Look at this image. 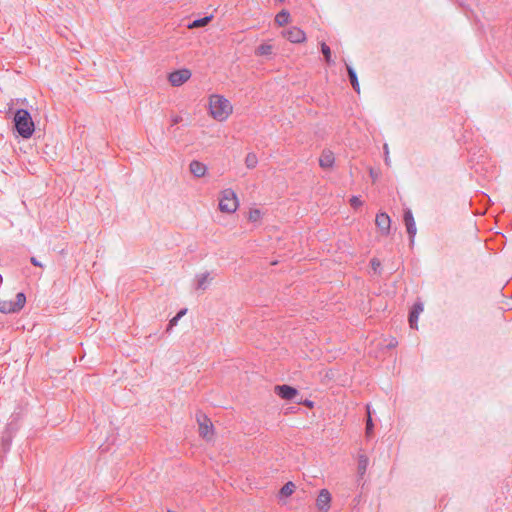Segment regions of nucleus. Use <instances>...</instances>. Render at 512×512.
<instances>
[{"mask_svg": "<svg viewBox=\"0 0 512 512\" xmlns=\"http://www.w3.org/2000/svg\"><path fill=\"white\" fill-rule=\"evenodd\" d=\"M423 312V304L421 302H416L412 306L408 319L407 320H418L420 314Z\"/></svg>", "mask_w": 512, "mask_h": 512, "instance_id": "nucleus-18", "label": "nucleus"}, {"mask_svg": "<svg viewBox=\"0 0 512 512\" xmlns=\"http://www.w3.org/2000/svg\"><path fill=\"white\" fill-rule=\"evenodd\" d=\"M367 411H368V417H367V422H366V435L369 436L373 432L374 425H373V421H372V418L370 415L369 406H367Z\"/></svg>", "mask_w": 512, "mask_h": 512, "instance_id": "nucleus-25", "label": "nucleus"}, {"mask_svg": "<svg viewBox=\"0 0 512 512\" xmlns=\"http://www.w3.org/2000/svg\"><path fill=\"white\" fill-rule=\"evenodd\" d=\"M390 217L384 212H380L376 215L375 224L383 235H388L390 231Z\"/></svg>", "mask_w": 512, "mask_h": 512, "instance_id": "nucleus-10", "label": "nucleus"}, {"mask_svg": "<svg viewBox=\"0 0 512 512\" xmlns=\"http://www.w3.org/2000/svg\"><path fill=\"white\" fill-rule=\"evenodd\" d=\"M191 77L189 69L176 70L169 74L168 80L172 86L178 87L188 81Z\"/></svg>", "mask_w": 512, "mask_h": 512, "instance_id": "nucleus-6", "label": "nucleus"}, {"mask_svg": "<svg viewBox=\"0 0 512 512\" xmlns=\"http://www.w3.org/2000/svg\"><path fill=\"white\" fill-rule=\"evenodd\" d=\"M304 404H305L306 406L310 407V408H311V407H313V405H314V403H313L311 400H306V401L304 402Z\"/></svg>", "mask_w": 512, "mask_h": 512, "instance_id": "nucleus-35", "label": "nucleus"}, {"mask_svg": "<svg viewBox=\"0 0 512 512\" xmlns=\"http://www.w3.org/2000/svg\"><path fill=\"white\" fill-rule=\"evenodd\" d=\"M331 494L327 489H321L316 499V507L319 512H328L330 509Z\"/></svg>", "mask_w": 512, "mask_h": 512, "instance_id": "nucleus-7", "label": "nucleus"}, {"mask_svg": "<svg viewBox=\"0 0 512 512\" xmlns=\"http://www.w3.org/2000/svg\"><path fill=\"white\" fill-rule=\"evenodd\" d=\"M409 324H410L411 329H418V326H417L418 322L411 321V322H409Z\"/></svg>", "mask_w": 512, "mask_h": 512, "instance_id": "nucleus-34", "label": "nucleus"}, {"mask_svg": "<svg viewBox=\"0 0 512 512\" xmlns=\"http://www.w3.org/2000/svg\"><path fill=\"white\" fill-rule=\"evenodd\" d=\"M369 459L366 455L360 454L358 456V472L360 475H363L368 467Z\"/></svg>", "mask_w": 512, "mask_h": 512, "instance_id": "nucleus-20", "label": "nucleus"}, {"mask_svg": "<svg viewBox=\"0 0 512 512\" xmlns=\"http://www.w3.org/2000/svg\"><path fill=\"white\" fill-rule=\"evenodd\" d=\"M178 322L177 321H174V322H169V325L166 329V333H170V331L172 330L173 326L176 325Z\"/></svg>", "mask_w": 512, "mask_h": 512, "instance_id": "nucleus-33", "label": "nucleus"}, {"mask_svg": "<svg viewBox=\"0 0 512 512\" xmlns=\"http://www.w3.org/2000/svg\"><path fill=\"white\" fill-rule=\"evenodd\" d=\"M189 170L196 178H201L206 174L207 166L200 161L193 160L189 164Z\"/></svg>", "mask_w": 512, "mask_h": 512, "instance_id": "nucleus-13", "label": "nucleus"}, {"mask_svg": "<svg viewBox=\"0 0 512 512\" xmlns=\"http://www.w3.org/2000/svg\"><path fill=\"white\" fill-rule=\"evenodd\" d=\"M295 488H296V486L292 481L287 482L280 489L279 494H278L279 498L282 499V498H287V497L291 496L293 494V492L295 491Z\"/></svg>", "mask_w": 512, "mask_h": 512, "instance_id": "nucleus-15", "label": "nucleus"}, {"mask_svg": "<svg viewBox=\"0 0 512 512\" xmlns=\"http://www.w3.org/2000/svg\"><path fill=\"white\" fill-rule=\"evenodd\" d=\"M212 280V277L210 276L209 272H205L202 274H199L195 278V288L196 290H206Z\"/></svg>", "mask_w": 512, "mask_h": 512, "instance_id": "nucleus-14", "label": "nucleus"}, {"mask_svg": "<svg viewBox=\"0 0 512 512\" xmlns=\"http://www.w3.org/2000/svg\"><path fill=\"white\" fill-rule=\"evenodd\" d=\"M272 51L273 46L265 43L257 47V49L255 50V54L257 56H269L272 54Z\"/></svg>", "mask_w": 512, "mask_h": 512, "instance_id": "nucleus-19", "label": "nucleus"}, {"mask_svg": "<svg viewBox=\"0 0 512 512\" xmlns=\"http://www.w3.org/2000/svg\"><path fill=\"white\" fill-rule=\"evenodd\" d=\"M346 68H347L349 80L351 82V85H352L353 89L357 93H359L360 92V85H359L357 74H356L355 70L350 65H348V64H346Z\"/></svg>", "mask_w": 512, "mask_h": 512, "instance_id": "nucleus-16", "label": "nucleus"}, {"mask_svg": "<svg viewBox=\"0 0 512 512\" xmlns=\"http://www.w3.org/2000/svg\"><path fill=\"white\" fill-rule=\"evenodd\" d=\"M380 266H381V263H380V261H379L377 258H373V259L371 260V267H372V269H373L375 272H377V271H378V269L380 268Z\"/></svg>", "mask_w": 512, "mask_h": 512, "instance_id": "nucleus-28", "label": "nucleus"}, {"mask_svg": "<svg viewBox=\"0 0 512 512\" xmlns=\"http://www.w3.org/2000/svg\"><path fill=\"white\" fill-rule=\"evenodd\" d=\"M275 393L284 400H292L298 394V390L292 386L283 384L275 386Z\"/></svg>", "mask_w": 512, "mask_h": 512, "instance_id": "nucleus-9", "label": "nucleus"}, {"mask_svg": "<svg viewBox=\"0 0 512 512\" xmlns=\"http://www.w3.org/2000/svg\"><path fill=\"white\" fill-rule=\"evenodd\" d=\"M398 345V341L395 337L390 338H381L378 341V346H380L382 349H393Z\"/></svg>", "mask_w": 512, "mask_h": 512, "instance_id": "nucleus-17", "label": "nucleus"}, {"mask_svg": "<svg viewBox=\"0 0 512 512\" xmlns=\"http://www.w3.org/2000/svg\"><path fill=\"white\" fill-rule=\"evenodd\" d=\"M283 36L292 43H301L306 39L304 31L298 27H291L285 30Z\"/></svg>", "mask_w": 512, "mask_h": 512, "instance_id": "nucleus-8", "label": "nucleus"}, {"mask_svg": "<svg viewBox=\"0 0 512 512\" xmlns=\"http://www.w3.org/2000/svg\"><path fill=\"white\" fill-rule=\"evenodd\" d=\"M404 222L406 225L407 233L411 239V242H413V239L417 232V228H416L413 214H412L411 210H409V209L404 212Z\"/></svg>", "mask_w": 512, "mask_h": 512, "instance_id": "nucleus-11", "label": "nucleus"}, {"mask_svg": "<svg viewBox=\"0 0 512 512\" xmlns=\"http://www.w3.org/2000/svg\"><path fill=\"white\" fill-rule=\"evenodd\" d=\"M212 19V16H206L200 19H196L188 25V28H199L206 26Z\"/></svg>", "mask_w": 512, "mask_h": 512, "instance_id": "nucleus-22", "label": "nucleus"}, {"mask_svg": "<svg viewBox=\"0 0 512 512\" xmlns=\"http://www.w3.org/2000/svg\"><path fill=\"white\" fill-rule=\"evenodd\" d=\"M238 198L236 193L228 188L221 192L219 199V209L224 213H234L238 208Z\"/></svg>", "mask_w": 512, "mask_h": 512, "instance_id": "nucleus-3", "label": "nucleus"}, {"mask_svg": "<svg viewBox=\"0 0 512 512\" xmlns=\"http://www.w3.org/2000/svg\"><path fill=\"white\" fill-rule=\"evenodd\" d=\"M26 303V295L19 292L14 299L0 300V312L4 314L19 312Z\"/></svg>", "mask_w": 512, "mask_h": 512, "instance_id": "nucleus-4", "label": "nucleus"}, {"mask_svg": "<svg viewBox=\"0 0 512 512\" xmlns=\"http://www.w3.org/2000/svg\"><path fill=\"white\" fill-rule=\"evenodd\" d=\"M14 127L17 133L24 139H29L35 130V125L28 110L17 109L14 118Z\"/></svg>", "mask_w": 512, "mask_h": 512, "instance_id": "nucleus-1", "label": "nucleus"}, {"mask_svg": "<svg viewBox=\"0 0 512 512\" xmlns=\"http://www.w3.org/2000/svg\"><path fill=\"white\" fill-rule=\"evenodd\" d=\"M181 121H182V117L179 116V115H173L171 117V124L172 125H176V124L180 123Z\"/></svg>", "mask_w": 512, "mask_h": 512, "instance_id": "nucleus-30", "label": "nucleus"}, {"mask_svg": "<svg viewBox=\"0 0 512 512\" xmlns=\"http://www.w3.org/2000/svg\"><path fill=\"white\" fill-rule=\"evenodd\" d=\"M289 19H290V14L288 11L286 10H282L280 11L276 17H275V22L279 25V26H284L285 24H287L289 22Z\"/></svg>", "mask_w": 512, "mask_h": 512, "instance_id": "nucleus-21", "label": "nucleus"}, {"mask_svg": "<svg viewBox=\"0 0 512 512\" xmlns=\"http://www.w3.org/2000/svg\"><path fill=\"white\" fill-rule=\"evenodd\" d=\"M258 164L257 155L253 152H250L245 157V165L248 169H253Z\"/></svg>", "mask_w": 512, "mask_h": 512, "instance_id": "nucleus-23", "label": "nucleus"}, {"mask_svg": "<svg viewBox=\"0 0 512 512\" xmlns=\"http://www.w3.org/2000/svg\"><path fill=\"white\" fill-rule=\"evenodd\" d=\"M30 262L34 265V266H38V267H42V264L35 258V257H31L30 259Z\"/></svg>", "mask_w": 512, "mask_h": 512, "instance_id": "nucleus-32", "label": "nucleus"}, {"mask_svg": "<svg viewBox=\"0 0 512 512\" xmlns=\"http://www.w3.org/2000/svg\"><path fill=\"white\" fill-rule=\"evenodd\" d=\"M187 312V309H181L171 320H180Z\"/></svg>", "mask_w": 512, "mask_h": 512, "instance_id": "nucleus-29", "label": "nucleus"}, {"mask_svg": "<svg viewBox=\"0 0 512 512\" xmlns=\"http://www.w3.org/2000/svg\"><path fill=\"white\" fill-rule=\"evenodd\" d=\"M199 424V434L206 440H210L213 436L214 429L211 420L204 414L197 415Z\"/></svg>", "mask_w": 512, "mask_h": 512, "instance_id": "nucleus-5", "label": "nucleus"}, {"mask_svg": "<svg viewBox=\"0 0 512 512\" xmlns=\"http://www.w3.org/2000/svg\"><path fill=\"white\" fill-rule=\"evenodd\" d=\"M321 52H322V54H323V56H324V58H325V61H326L328 64L332 63L331 49H330V47H329L326 43H324V42H322V43H321Z\"/></svg>", "mask_w": 512, "mask_h": 512, "instance_id": "nucleus-24", "label": "nucleus"}, {"mask_svg": "<svg viewBox=\"0 0 512 512\" xmlns=\"http://www.w3.org/2000/svg\"><path fill=\"white\" fill-rule=\"evenodd\" d=\"M230 102L220 95H212L209 98V111L211 116L217 121H225L232 113Z\"/></svg>", "mask_w": 512, "mask_h": 512, "instance_id": "nucleus-2", "label": "nucleus"}, {"mask_svg": "<svg viewBox=\"0 0 512 512\" xmlns=\"http://www.w3.org/2000/svg\"><path fill=\"white\" fill-rule=\"evenodd\" d=\"M350 205L354 209H357L358 207H360L362 205V201L360 200V198L358 196H352L350 199Z\"/></svg>", "mask_w": 512, "mask_h": 512, "instance_id": "nucleus-27", "label": "nucleus"}, {"mask_svg": "<svg viewBox=\"0 0 512 512\" xmlns=\"http://www.w3.org/2000/svg\"><path fill=\"white\" fill-rule=\"evenodd\" d=\"M261 218V212L258 209L250 210L249 212V220L251 222H256Z\"/></svg>", "mask_w": 512, "mask_h": 512, "instance_id": "nucleus-26", "label": "nucleus"}, {"mask_svg": "<svg viewBox=\"0 0 512 512\" xmlns=\"http://www.w3.org/2000/svg\"><path fill=\"white\" fill-rule=\"evenodd\" d=\"M335 162L334 153L329 150L325 149L322 151L320 158H319V165L323 169H329L332 168Z\"/></svg>", "mask_w": 512, "mask_h": 512, "instance_id": "nucleus-12", "label": "nucleus"}, {"mask_svg": "<svg viewBox=\"0 0 512 512\" xmlns=\"http://www.w3.org/2000/svg\"><path fill=\"white\" fill-rule=\"evenodd\" d=\"M384 152H385V163H386V165H390L389 150H388L387 144L384 145Z\"/></svg>", "mask_w": 512, "mask_h": 512, "instance_id": "nucleus-31", "label": "nucleus"}]
</instances>
